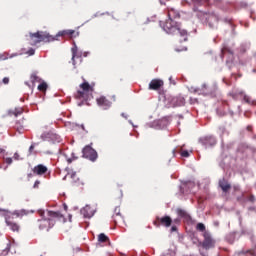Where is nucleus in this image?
<instances>
[{"mask_svg": "<svg viewBox=\"0 0 256 256\" xmlns=\"http://www.w3.org/2000/svg\"><path fill=\"white\" fill-rule=\"evenodd\" d=\"M58 37H79V32H75V30H62L59 31L55 36L43 32L38 31L36 33H30V44L37 45V43H52V41H58Z\"/></svg>", "mask_w": 256, "mask_h": 256, "instance_id": "obj_1", "label": "nucleus"}, {"mask_svg": "<svg viewBox=\"0 0 256 256\" xmlns=\"http://www.w3.org/2000/svg\"><path fill=\"white\" fill-rule=\"evenodd\" d=\"M38 214L42 217L38 220V227L41 231H49V229H52V227L55 226L56 219H58V221H61V219L65 221V217L61 212L48 210L45 216V211L39 210Z\"/></svg>", "mask_w": 256, "mask_h": 256, "instance_id": "obj_2", "label": "nucleus"}, {"mask_svg": "<svg viewBox=\"0 0 256 256\" xmlns=\"http://www.w3.org/2000/svg\"><path fill=\"white\" fill-rule=\"evenodd\" d=\"M161 27L168 35H176L180 43H184L189 39V33L187 30L181 28V24L175 20L167 19L165 22H161Z\"/></svg>", "mask_w": 256, "mask_h": 256, "instance_id": "obj_3", "label": "nucleus"}, {"mask_svg": "<svg viewBox=\"0 0 256 256\" xmlns=\"http://www.w3.org/2000/svg\"><path fill=\"white\" fill-rule=\"evenodd\" d=\"M80 89L74 94L75 99H80L81 101H89L93 97V91H95V85L89 84L85 81L79 85Z\"/></svg>", "mask_w": 256, "mask_h": 256, "instance_id": "obj_4", "label": "nucleus"}, {"mask_svg": "<svg viewBox=\"0 0 256 256\" xmlns=\"http://www.w3.org/2000/svg\"><path fill=\"white\" fill-rule=\"evenodd\" d=\"M4 219L10 231H13V233H19V231L21 230V226L17 222L13 221V217H11V214H5Z\"/></svg>", "mask_w": 256, "mask_h": 256, "instance_id": "obj_5", "label": "nucleus"}, {"mask_svg": "<svg viewBox=\"0 0 256 256\" xmlns=\"http://www.w3.org/2000/svg\"><path fill=\"white\" fill-rule=\"evenodd\" d=\"M71 51H72V65L74 66V69H77V66L83 63V57L81 56V53L77 48V45H74Z\"/></svg>", "mask_w": 256, "mask_h": 256, "instance_id": "obj_6", "label": "nucleus"}, {"mask_svg": "<svg viewBox=\"0 0 256 256\" xmlns=\"http://www.w3.org/2000/svg\"><path fill=\"white\" fill-rule=\"evenodd\" d=\"M203 237H204V240L202 242L203 249H206V251L209 249H213L215 247V239L213 238V236H211V233L204 232Z\"/></svg>", "mask_w": 256, "mask_h": 256, "instance_id": "obj_7", "label": "nucleus"}, {"mask_svg": "<svg viewBox=\"0 0 256 256\" xmlns=\"http://www.w3.org/2000/svg\"><path fill=\"white\" fill-rule=\"evenodd\" d=\"M82 153L85 159H89V161H97V151H95V149H93L90 145L85 146Z\"/></svg>", "mask_w": 256, "mask_h": 256, "instance_id": "obj_8", "label": "nucleus"}, {"mask_svg": "<svg viewBox=\"0 0 256 256\" xmlns=\"http://www.w3.org/2000/svg\"><path fill=\"white\" fill-rule=\"evenodd\" d=\"M173 223V219L169 216L157 217L154 221L155 227L162 225L163 227H169Z\"/></svg>", "mask_w": 256, "mask_h": 256, "instance_id": "obj_9", "label": "nucleus"}, {"mask_svg": "<svg viewBox=\"0 0 256 256\" xmlns=\"http://www.w3.org/2000/svg\"><path fill=\"white\" fill-rule=\"evenodd\" d=\"M47 171H49V168L43 164H38L32 169L34 175H38L39 177L46 175Z\"/></svg>", "mask_w": 256, "mask_h": 256, "instance_id": "obj_10", "label": "nucleus"}, {"mask_svg": "<svg viewBox=\"0 0 256 256\" xmlns=\"http://www.w3.org/2000/svg\"><path fill=\"white\" fill-rule=\"evenodd\" d=\"M96 103L99 107H103L104 109H109L112 105L109 99L105 96H100L96 99Z\"/></svg>", "mask_w": 256, "mask_h": 256, "instance_id": "obj_11", "label": "nucleus"}, {"mask_svg": "<svg viewBox=\"0 0 256 256\" xmlns=\"http://www.w3.org/2000/svg\"><path fill=\"white\" fill-rule=\"evenodd\" d=\"M163 85H164L163 80L153 79L149 83V89L150 91H159V89H161Z\"/></svg>", "mask_w": 256, "mask_h": 256, "instance_id": "obj_12", "label": "nucleus"}, {"mask_svg": "<svg viewBox=\"0 0 256 256\" xmlns=\"http://www.w3.org/2000/svg\"><path fill=\"white\" fill-rule=\"evenodd\" d=\"M81 215L85 217L86 219H91L95 215V209L93 207L86 205L82 210H81Z\"/></svg>", "mask_w": 256, "mask_h": 256, "instance_id": "obj_13", "label": "nucleus"}, {"mask_svg": "<svg viewBox=\"0 0 256 256\" xmlns=\"http://www.w3.org/2000/svg\"><path fill=\"white\" fill-rule=\"evenodd\" d=\"M218 185L223 193H229V191H231V184L225 178L220 179Z\"/></svg>", "mask_w": 256, "mask_h": 256, "instance_id": "obj_14", "label": "nucleus"}, {"mask_svg": "<svg viewBox=\"0 0 256 256\" xmlns=\"http://www.w3.org/2000/svg\"><path fill=\"white\" fill-rule=\"evenodd\" d=\"M203 144L206 147H213V145H217V140L213 136H207L203 139Z\"/></svg>", "mask_w": 256, "mask_h": 256, "instance_id": "obj_15", "label": "nucleus"}, {"mask_svg": "<svg viewBox=\"0 0 256 256\" xmlns=\"http://www.w3.org/2000/svg\"><path fill=\"white\" fill-rule=\"evenodd\" d=\"M6 215H11V217H16L18 219H21L22 217H25V215H27V211L15 210L14 212L6 213Z\"/></svg>", "mask_w": 256, "mask_h": 256, "instance_id": "obj_16", "label": "nucleus"}, {"mask_svg": "<svg viewBox=\"0 0 256 256\" xmlns=\"http://www.w3.org/2000/svg\"><path fill=\"white\" fill-rule=\"evenodd\" d=\"M179 17H181V15L179 14V12H177V10L175 9L168 10V19L175 21V19H179Z\"/></svg>", "mask_w": 256, "mask_h": 256, "instance_id": "obj_17", "label": "nucleus"}, {"mask_svg": "<svg viewBox=\"0 0 256 256\" xmlns=\"http://www.w3.org/2000/svg\"><path fill=\"white\" fill-rule=\"evenodd\" d=\"M23 107L14 108L9 111V115H14V117H19L20 115H23Z\"/></svg>", "mask_w": 256, "mask_h": 256, "instance_id": "obj_18", "label": "nucleus"}, {"mask_svg": "<svg viewBox=\"0 0 256 256\" xmlns=\"http://www.w3.org/2000/svg\"><path fill=\"white\" fill-rule=\"evenodd\" d=\"M208 1L209 0H191V3L194 9H197V7H202V5H206Z\"/></svg>", "mask_w": 256, "mask_h": 256, "instance_id": "obj_19", "label": "nucleus"}, {"mask_svg": "<svg viewBox=\"0 0 256 256\" xmlns=\"http://www.w3.org/2000/svg\"><path fill=\"white\" fill-rule=\"evenodd\" d=\"M113 219H114V222L117 223V217H119V219H121V208L119 207H116L114 209V214H113Z\"/></svg>", "mask_w": 256, "mask_h": 256, "instance_id": "obj_20", "label": "nucleus"}, {"mask_svg": "<svg viewBox=\"0 0 256 256\" xmlns=\"http://www.w3.org/2000/svg\"><path fill=\"white\" fill-rule=\"evenodd\" d=\"M98 241L99 243H107L109 241V237L104 233H101L98 235Z\"/></svg>", "mask_w": 256, "mask_h": 256, "instance_id": "obj_21", "label": "nucleus"}, {"mask_svg": "<svg viewBox=\"0 0 256 256\" xmlns=\"http://www.w3.org/2000/svg\"><path fill=\"white\" fill-rule=\"evenodd\" d=\"M31 83H41V78L37 74L33 73L30 76Z\"/></svg>", "mask_w": 256, "mask_h": 256, "instance_id": "obj_22", "label": "nucleus"}, {"mask_svg": "<svg viewBox=\"0 0 256 256\" xmlns=\"http://www.w3.org/2000/svg\"><path fill=\"white\" fill-rule=\"evenodd\" d=\"M47 87V82H42L38 85V91L45 93V91H47Z\"/></svg>", "mask_w": 256, "mask_h": 256, "instance_id": "obj_23", "label": "nucleus"}, {"mask_svg": "<svg viewBox=\"0 0 256 256\" xmlns=\"http://www.w3.org/2000/svg\"><path fill=\"white\" fill-rule=\"evenodd\" d=\"M212 21L214 22V27H215V25L219 23V18L217 17V15L208 17V23H211Z\"/></svg>", "mask_w": 256, "mask_h": 256, "instance_id": "obj_24", "label": "nucleus"}, {"mask_svg": "<svg viewBox=\"0 0 256 256\" xmlns=\"http://www.w3.org/2000/svg\"><path fill=\"white\" fill-rule=\"evenodd\" d=\"M197 231H201L202 233H205V224L203 223H198L196 226Z\"/></svg>", "mask_w": 256, "mask_h": 256, "instance_id": "obj_25", "label": "nucleus"}, {"mask_svg": "<svg viewBox=\"0 0 256 256\" xmlns=\"http://www.w3.org/2000/svg\"><path fill=\"white\" fill-rule=\"evenodd\" d=\"M177 214L179 215V217H187V212L183 209H178Z\"/></svg>", "mask_w": 256, "mask_h": 256, "instance_id": "obj_26", "label": "nucleus"}, {"mask_svg": "<svg viewBox=\"0 0 256 256\" xmlns=\"http://www.w3.org/2000/svg\"><path fill=\"white\" fill-rule=\"evenodd\" d=\"M243 101H245V103H247L248 105H251V97L244 95Z\"/></svg>", "mask_w": 256, "mask_h": 256, "instance_id": "obj_27", "label": "nucleus"}, {"mask_svg": "<svg viewBox=\"0 0 256 256\" xmlns=\"http://www.w3.org/2000/svg\"><path fill=\"white\" fill-rule=\"evenodd\" d=\"M181 157H189V151L187 150H182L180 153Z\"/></svg>", "mask_w": 256, "mask_h": 256, "instance_id": "obj_28", "label": "nucleus"}, {"mask_svg": "<svg viewBox=\"0 0 256 256\" xmlns=\"http://www.w3.org/2000/svg\"><path fill=\"white\" fill-rule=\"evenodd\" d=\"M33 151H35V144H32V145L29 147V155H33Z\"/></svg>", "mask_w": 256, "mask_h": 256, "instance_id": "obj_29", "label": "nucleus"}, {"mask_svg": "<svg viewBox=\"0 0 256 256\" xmlns=\"http://www.w3.org/2000/svg\"><path fill=\"white\" fill-rule=\"evenodd\" d=\"M39 185H41V181L36 180L35 183H34L33 188H34V189H39Z\"/></svg>", "mask_w": 256, "mask_h": 256, "instance_id": "obj_30", "label": "nucleus"}, {"mask_svg": "<svg viewBox=\"0 0 256 256\" xmlns=\"http://www.w3.org/2000/svg\"><path fill=\"white\" fill-rule=\"evenodd\" d=\"M5 163H6L7 165H11V164L13 163V158H6V159H5Z\"/></svg>", "mask_w": 256, "mask_h": 256, "instance_id": "obj_31", "label": "nucleus"}, {"mask_svg": "<svg viewBox=\"0 0 256 256\" xmlns=\"http://www.w3.org/2000/svg\"><path fill=\"white\" fill-rule=\"evenodd\" d=\"M248 201H250V203H255V196L254 195H250L248 197Z\"/></svg>", "mask_w": 256, "mask_h": 256, "instance_id": "obj_32", "label": "nucleus"}, {"mask_svg": "<svg viewBox=\"0 0 256 256\" xmlns=\"http://www.w3.org/2000/svg\"><path fill=\"white\" fill-rule=\"evenodd\" d=\"M2 82L4 83V85H9V77H4Z\"/></svg>", "mask_w": 256, "mask_h": 256, "instance_id": "obj_33", "label": "nucleus"}, {"mask_svg": "<svg viewBox=\"0 0 256 256\" xmlns=\"http://www.w3.org/2000/svg\"><path fill=\"white\" fill-rule=\"evenodd\" d=\"M28 55H35V49H33V48L29 49Z\"/></svg>", "mask_w": 256, "mask_h": 256, "instance_id": "obj_34", "label": "nucleus"}, {"mask_svg": "<svg viewBox=\"0 0 256 256\" xmlns=\"http://www.w3.org/2000/svg\"><path fill=\"white\" fill-rule=\"evenodd\" d=\"M3 153H5V150L2 149V148H0V159H1L2 155H3ZM1 168H2V166H1V164H0V169H1Z\"/></svg>", "mask_w": 256, "mask_h": 256, "instance_id": "obj_35", "label": "nucleus"}, {"mask_svg": "<svg viewBox=\"0 0 256 256\" xmlns=\"http://www.w3.org/2000/svg\"><path fill=\"white\" fill-rule=\"evenodd\" d=\"M242 253H243L244 255H245V254H247V253H250V255H254L253 250H248V251H246V252H245V251H243Z\"/></svg>", "mask_w": 256, "mask_h": 256, "instance_id": "obj_36", "label": "nucleus"}, {"mask_svg": "<svg viewBox=\"0 0 256 256\" xmlns=\"http://www.w3.org/2000/svg\"><path fill=\"white\" fill-rule=\"evenodd\" d=\"M19 157H20V156H19V153L16 152V153L14 154V159H15L16 161H19Z\"/></svg>", "mask_w": 256, "mask_h": 256, "instance_id": "obj_37", "label": "nucleus"}, {"mask_svg": "<svg viewBox=\"0 0 256 256\" xmlns=\"http://www.w3.org/2000/svg\"><path fill=\"white\" fill-rule=\"evenodd\" d=\"M171 231H172V233L175 232V231H177V226H172V227H171Z\"/></svg>", "mask_w": 256, "mask_h": 256, "instance_id": "obj_38", "label": "nucleus"}, {"mask_svg": "<svg viewBox=\"0 0 256 256\" xmlns=\"http://www.w3.org/2000/svg\"><path fill=\"white\" fill-rule=\"evenodd\" d=\"M252 130H253V127L247 126V131H252Z\"/></svg>", "mask_w": 256, "mask_h": 256, "instance_id": "obj_39", "label": "nucleus"}, {"mask_svg": "<svg viewBox=\"0 0 256 256\" xmlns=\"http://www.w3.org/2000/svg\"><path fill=\"white\" fill-rule=\"evenodd\" d=\"M67 162H68V163H73V159L68 158V159H67Z\"/></svg>", "mask_w": 256, "mask_h": 256, "instance_id": "obj_40", "label": "nucleus"}, {"mask_svg": "<svg viewBox=\"0 0 256 256\" xmlns=\"http://www.w3.org/2000/svg\"><path fill=\"white\" fill-rule=\"evenodd\" d=\"M172 153H173V157H175V155H176V153H177V150L174 149V150L172 151Z\"/></svg>", "mask_w": 256, "mask_h": 256, "instance_id": "obj_41", "label": "nucleus"}, {"mask_svg": "<svg viewBox=\"0 0 256 256\" xmlns=\"http://www.w3.org/2000/svg\"><path fill=\"white\" fill-rule=\"evenodd\" d=\"M234 191H239V186H234Z\"/></svg>", "mask_w": 256, "mask_h": 256, "instance_id": "obj_42", "label": "nucleus"}, {"mask_svg": "<svg viewBox=\"0 0 256 256\" xmlns=\"http://www.w3.org/2000/svg\"><path fill=\"white\" fill-rule=\"evenodd\" d=\"M31 177H33V174H28V179H31Z\"/></svg>", "mask_w": 256, "mask_h": 256, "instance_id": "obj_43", "label": "nucleus"}, {"mask_svg": "<svg viewBox=\"0 0 256 256\" xmlns=\"http://www.w3.org/2000/svg\"><path fill=\"white\" fill-rule=\"evenodd\" d=\"M216 3H221V0H216Z\"/></svg>", "mask_w": 256, "mask_h": 256, "instance_id": "obj_44", "label": "nucleus"}, {"mask_svg": "<svg viewBox=\"0 0 256 256\" xmlns=\"http://www.w3.org/2000/svg\"><path fill=\"white\" fill-rule=\"evenodd\" d=\"M250 211H255V208H250Z\"/></svg>", "mask_w": 256, "mask_h": 256, "instance_id": "obj_45", "label": "nucleus"}, {"mask_svg": "<svg viewBox=\"0 0 256 256\" xmlns=\"http://www.w3.org/2000/svg\"><path fill=\"white\" fill-rule=\"evenodd\" d=\"M120 197H123V192H121Z\"/></svg>", "mask_w": 256, "mask_h": 256, "instance_id": "obj_46", "label": "nucleus"}, {"mask_svg": "<svg viewBox=\"0 0 256 256\" xmlns=\"http://www.w3.org/2000/svg\"><path fill=\"white\" fill-rule=\"evenodd\" d=\"M64 209L67 210V205L64 206Z\"/></svg>", "mask_w": 256, "mask_h": 256, "instance_id": "obj_47", "label": "nucleus"}]
</instances>
